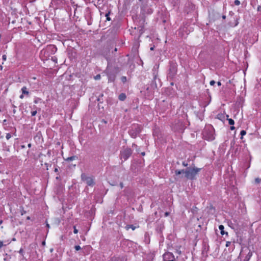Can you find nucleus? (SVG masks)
<instances>
[{
  "label": "nucleus",
  "instance_id": "dca6fc26",
  "mask_svg": "<svg viewBox=\"0 0 261 261\" xmlns=\"http://www.w3.org/2000/svg\"><path fill=\"white\" fill-rule=\"evenodd\" d=\"M125 228L127 230H129L130 228L132 229L133 230H134L136 229V227L133 225H126Z\"/></svg>",
  "mask_w": 261,
  "mask_h": 261
},
{
  "label": "nucleus",
  "instance_id": "1a4fd4ad",
  "mask_svg": "<svg viewBox=\"0 0 261 261\" xmlns=\"http://www.w3.org/2000/svg\"><path fill=\"white\" fill-rule=\"evenodd\" d=\"M109 261H124V258L120 257H113Z\"/></svg>",
  "mask_w": 261,
  "mask_h": 261
},
{
  "label": "nucleus",
  "instance_id": "4be33fe9",
  "mask_svg": "<svg viewBox=\"0 0 261 261\" xmlns=\"http://www.w3.org/2000/svg\"><path fill=\"white\" fill-rule=\"evenodd\" d=\"M121 81H122L123 83H125V82H126V81H127V78H126V76H122V77H121Z\"/></svg>",
  "mask_w": 261,
  "mask_h": 261
},
{
  "label": "nucleus",
  "instance_id": "5fc2aeb1",
  "mask_svg": "<svg viewBox=\"0 0 261 261\" xmlns=\"http://www.w3.org/2000/svg\"><path fill=\"white\" fill-rule=\"evenodd\" d=\"M53 250H54V249H53V248H51V249H50V251L51 252H53Z\"/></svg>",
  "mask_w": 261,
  "mask_h": 261
},
{
  "label": "nucleus",
  "instance_id": "ddd939ff",
  "mask_svg": "<svg viewBox=\"0 0 261 261\" xmlns=\"http://www.w3.org/2000/svg\"><path fill=\"white\" fill-rule=\"evenodd\" d=\"M251 253L249 251L248 253L246 255L245 258L244 259L242 258V261H249V260L250 258V257L251 256Z\"/></svg>",
  "mask_w": 261,
  "mask_h": 261
},
{
  "label": "nucleus",
  "instance_id": "a18cd8bd",
  "mask_svg": "<svg viewBox=\"0 0 261 261\" xmlns=\"http://www.w3.org/2000/svg\"><path fill=\"white\" fill-rule=\"evenodd\" d=\"M45 241H43L42 242V246H45Z\"/></svg>",
  "mask_w": 261,
  "mask_h": 261
},
{
  "label": "nucleus",
  "instance_id": "ea45409f",
  "mask_svg": "<svg viewBox=\"0 0 261 261\" xmlns=\"http://www.w3.org/2000/svg\"><path fill=\"white\" fill-rule=\"evenodd\" d=\"M120 186L121 189H122L123 188V184L122 182H121L120 184Z\"/></svg>",
  "mask_w": 261,
  "mask_h": 261
},
{
  "label": "nucleus",
  "instance_id": "79ce46f5",
  "mask_svg": "<svg viewBox=\"0 0 261 261\" xmlns=\"http://www.w3.org/2000/svg\"><path fill=\"white\" fill-rule=\"evenodd\" d=\"M235 129V127L233 126H230V129L231 130H234Z\"/></svg>",
  "mask_w": 261,
  "mask_h": 261
},
{
  "label": "nucleus",
  "instance_id": "e2e57ef3",
  "mask_svg": "<svg viewBox=\"0 0 261 261\" xmlns=\"http://www.w3.org/2000/svg\"><path fill=\"white\" fill-rule=\"evenodd\" d=\"M12 240H13V241H15V238H13Z\"/></svg>",
  "mask_w": 261,
  "mask_h": 261
},
{
  "label": "nucleus",
  "instance_id": "a19ab883",
  "mask_svg": "<svg viewBox=\"0 0 261 261\" xmlns=\"http://www.w3.org/2000/svg\"><path fill=\"white\" fill-rule=\"evenodd\" d=\"M133 147H135L137 149V145L135 144H133V145H132Z\"/></svg>",
  "mask_w": 261,
  "mask_h": 261
},
{
  "label": "nucleus",
  "instance_id": "6e6552de",
  "mask_svg": "<svg viewBox=\"0 0 261 261\" xmlns=\"http://www.w3.org/2000/svg\"><path fill=\"white\" fill-rule=\"evenodd\" d=\"M57 50V48L54 45H48L45 51H47V53L50 54H55Z\"/></svg>",
  "mask_w": 261,
  "mask_h": 261
},
{
  "label": "nucleus",
  "instance_id": "a878e982",
  "mask_svg": "<svg viewBox=\"0 0 261 261\" xmlns=\"http://www.w3.org/2000/svg\"><path fill=\"white\" fill-rule=\"evenodd\" d=\"M74 248H75V249L76 251H79V250H80L81 249V247H80V246H79V245H76V246H75Z\"/></svg>",
  "mask_w": 261,
  "mask_h": 261
},
{
  "label": "nucleus",
  "instance_id": "473e14b6",
  "mask_svg": "<svg viewBox=\"0 0 261 261\" xmlns=\"http://www.w3.org/2000/svg\"><path fill=\"white\" fill-rule=\"evenodd\" d=\"M19 253L20 254H21L22 256L23 255V250L22 248H21L19 251Z\"/></svg>",
  "mask_w": 261,
  "mask_h": 261
},
{
  "label": "nucleus",
  "instance_id": "9d476101",
  "mask_svg": "<svg viewBox=\"0 0 261 261\" xmlns=\"http://www.w3.org/2000/svg\"><path fill=\"white\" fill-rule=\"evenodd\" d=\"M219 229L221 231V234L222 235H224V234H226V236H228V232H225L224 229V226L223 225H219Z\"/></svg>",
  "mask_w": 261,
  "mask_h": 261
},
{
  "label": "nucleus",
  "instance_id": "338daca9",
  "mask_svg": "<svg viewBox=\"0 0 261 261\" xmlns=\"http://www.w3.org/2000/svg\"><path fill=\"white\" fill-rule=\"evenodd\" d=\"M47 227H49V225L47 224Z\"/></svg>",
  "mask_w": 261,
  "mask_h": 261
},
{
  "label": "nucleus",
  "instance_id": "c85d7f7f",
  "mask_svg": "<svg viewBox=\"0 0 261 261\" xmlns=\"http://www.w3.org/2000/svg\"><path fill=\"white\" fill-rule=\"evenodd\" d=\"M94 79L96 80H99L100 79V75L97 74L95 77Z\"/></svg>",
  "mask_w": 261,
  "mask_h": 261
},
{
  "label": "nucleus",
  "instance_id": "72a5a7b5",
  "mask_svg": "<svg viewBox=\"0 0 261 261\" xmlns=\"http://www.w3.org/2000/svg\"><path fill=\"white\" fill-rule=\"evenodd\" d=\"M215 82L214 80H212L210 82V84L211 86H214L215 84Z\"/></svg>",
  "mask_w": 261,
  "mask_h": 261
},
{
  "label": "nucleus",
  "instance_id": "37998d69",
  "mask_svg": "<svg viewBox=\"0 0 261 261\" xmlns=\"http://www.w3.org/2000/svg\"><path fill=\"white\" fill-rule=\"evenodd\" d=\"M217 85L220 86L221 85V83L220 81H218L217 82Z\"/></svg>",
  "mask_w": 261,
  "mask_h": 261
},
{
  "label": "nucleus",
  "instance_id": "f03ea898",
  "mask_svg": "<svg viewBox=\"0 0 261 261\" xmlns=\"http://www.w3.org/2000/svg\"><path fill=\"white\" fill-rule=\"evenodd\" d=\"M214 132V129L212 125L206 127L203 132L204 138L209 141L213 140L215 139Z\"/></svg>",
  "mask_w": 261,
  "mask_h": 261
},
{
  "label": "nucleus",
  "instance_id": "20e7f679",
  "mask_svg": "<svg viewBox=\"0 0 261 261\" xmlns=\"http://www.w3.org/2000/svg\"><path fill=\"white\" fill-rule=\"evenodd\" d=\"M81 178L89 186L93 187L95 184L93 178L91 177L87 176L85 174L81 175Z\"/></svg>",
  "mask_w": 261,
  "mask_h": 261
},
{
  "label": "nucleus",
  "instance_id": "5701e85b",
  "mask_svg": "<svg viewBox=\"0 0 261 261\" xmlns=\"http://www.w3.org/2000/svg\"><path fill=\"white\" fill-rule=\"evenodd\" d=\"M234 4L236 6H239L240 4V2L239 0H235L234 2Z\"/></svg>",
  "mask_w": 261,
  "mask_h": 261
},
{
  "label": "nucleus",
  "instance_id": "e433bc0d",
  "mask_svg": "<svg viewBox=\"0 0 261 261\" xmlns=\"http://www.w3.org/2000/svg\"><path fill=\"white\" fill-rule=\"evenodd\" d=\"M40 100V98H36V99L34 100V102L35 103H37L38 102L39 100Z\"/></svg>",
  "mask_w": 261,
  "mask_h": 261
},
{
  "label": "nucleus",
  "instance_id": "f704fd0d",
  "mask_svg": "<svg viewBox=\"0 0 261 261\" xmlns=\"http://www.w3.org/2000/svg\"><path fill=\"white\" fill-rule=\"evenodd\" d=\"M231 242H229V241H227L226 242V247H228L230 246V245L231 244Z\"/></svg>",
  "mask_w": 261,
  "mask_h": 261
},
{
  "label": "nucleus",
  "instance_id": "7c9ffc66",
  "mask_svg": "<svg viewBox=\"0 0 261 261\" xmlns=\"http://www.w3.org/2000/svg\"><path fill=\"white\" fill-rule=\"evenodd\" d=\"M73 229H74L73 232L74 233H77L78 232V230L76 228L75 226H73Z\"/></svg>",
  "mask_w": 261,
  "mask_h": 261
},
{
  "label": "nucleus",
  "instance_id": "680f3d73",
  "mask_svg": "<svg viewBox=\"0 0 261 261\" xmlns=\"http://www.w3.org/2000/svg\"><path fill=\"white\" fill-rule=\"evenodd\" d=\"M2 223V220H1V221H0V224H1Z\"/></svg>",
  "mask_w": 261,
  "mask_h": 261
},
{
  "label": "nucleus",
  "instance_id": "c9c22d12",
  "mask_svg": "<svg viewBox=\"0 0 261 261\" xmlns=\"http://www.w3.org/2000/svg\"><path fill=\"white\" fill-rule=\"evenodd\" d=\"M2 59H3V61H6V59H7V56L6 55H3L2 56Z\"/></svg>",
  "mask_w": 261,
  "mask_h": 261
},
{
  "label": "nucleus",
  "instance_id": "2f4dec72",
  "mask_svg": "<svg viewBox=\"0 0 261 261\" xmlns=\"http://www.w3.org/2000/svg\"><path fill=\"white\" fill-rule=\"evenodd\" d=\"M4 246H6V245H4L2 241H0V249Z\"/></svg>",
  "mask_w": 261,
  "mask_h": 261
},
{
  "label": "nucleus",
  "instance_id": "09e8293b",
  "mask_svg": "<svg viewBox=\"0 0 261 261\" xmlns=\"http://www.w3.org/2000/svg\"><path fill=\"white\" fill-rule=\"evenodd\" d=\"M152 87H153L154 88H156V84H155V83H154V85L153 86H152Z\"/></svg>",
  "mask_w": 261,
  "mask_h": 261
},
{
  "label": "nucleus",
  "instance_id": "aec40b11",
  "mask_svg": "<svg viewBox=\"0 0 261 261\" xmlns=\"http://www.w3.org/2000/svg\"><path fill=\"white\" fill-rule=\"evenodd\" d=\"M246 134V132L245 130H242L240 132V135L241 136V139H243V136L245 135Z\"/></svg>",
  "mask_w": 261,
  "mask_h": 261
},
{
  "label": "nucleus",
  "instance_id": "9b49d317",
  "mask_svg": "<svg viewBox=\"0 0 261 261\" xmlns=\"http://www.w3.org/2000/svg\"><path fill=\"white\" fill-rule=\"evenodd\" d=\"M21 92L22 94H25L27 96H29V92L25 86H24L21 88Z\"/></svg>",
  "mask_w": 261,
  "mask_h": 261
},
{
  "label": "nucleus",
  "instance_id": "6ab92c4d",
  "mask_svg": "<svg viewBox=\"0 0 261 261\" xmlns=\"http://www.w3.org/2000/svg\"><path fill=\"white\" fill-rule=\"evenodd\" d=\"M227 120L228 121V123L230 125H233L234 124V121L233 119L230 118H227Z\"/></svg>",
  "mask_w": 261,
  "mask_h": 261
},
{
  "label": "nucleus",
  "instance_id": "0e129e2a",
  "mask_svg": "<svg viewBox=\"0 0 261 261\" xmlns=\"http://www.w3.org/2000/svg\"><path fill=\"white\" fill-rule=\"evenodd\" d=\"M139 149H137V151L139 152Z\"/></svg>",
  "mask_w": 261,
  "mask_h": 261
},
{
  "label": "nucleus",
  "instance_id": "6e6d98bb",
  "mask_svg": "<svg viewBox=\"0 0 261 261\" xmlns=\"http://www.w3.org/2000/svg\"><path fill=\"white\" fill-rule=\"evenodd\" d=\"M102 122H103L105 123H107V121L104 120H102Z\"/></svg>",
  "mask_w": 261,
  "mask_h": 261
},
{
  "label": "nucleus",
  "instance_id": "0eeeda50",
  "mask_svg": "<svg viewBox=\"0 0 261 261\" xmlns=\"http://www.w3.org/2000/svg\"><path fill=\"white\" fill-rule=\"evenodd\" d=\"M163 261H168L169 260H175L174 255L172 253L168 252L165 253L163 255Z\"/></svg>",
  "mask_w": 261,
  "mask_h": 261
},
{
  "label": "nucleus",
  "instance_id": "69168bd1",
  "mask_svg": "<svg viewBox=\"0 0 261 261\" xmlns=\"http://www.w3.org/2000/svg\"><path fill=\"white\" fill-rule=\"evenodd\" d=\"M139 149H137V151L139 152Z\"/></svg>",
  "mask_w": 261,
  "mask_h": 261
},
{
  "label": "nucleus",
  "instance_id": "4468645a",
  "mask_svg": "<svg viewBox=\"0 0 261 261\" xmlns=\"http://www.w3.org/2000/svg\"><path fill=\"white\" fill-rule=\"evenodd\" d=\"M77 159V156L76 155H73L70 157L67 158L65 160L67 162H70L74 160Z\"/></svg>",
  "mask_w": 261,
  "mask_h": 261
},
{
  "label": "nucleus",
  "instance_id": "f8f14e48",
  "mask_svg": "<svg viewBox=\"0 0 261 261\" xmlns=\"http://www.w3.org/2000/svg\"><path fill=\"white\" fill-rule=\"evenodd\" d=\"M126 98V96L125 93H121L119 95V99L121 101H124Z\"/></svg>",
  "mask_w": 261,
  "mask_h": 261
},
{
  "label": "nucleus",
  "instance_id": "603ef678",
  "mask_svg": "<svg viewBox=\"0 0 261 261\" xmlns=\"http://www.w3.org/2000/svg\"><path fill=\"white\" fill-rule=\"evenodd\" d=\"M0 69L2 70L3 69V66L0 65Z\"/></svg>",
  "mask_w": 261,
  "mask_h": 261
},
{
  "label": "nucleus",
  "instance_id": "49530a36",
  "mask_svg": "<svg viewBox=\"0 0 261 261\" xmlns=\"http://www.w3.org/2000/svg\"><path fill=\"white\" fill-rule=\"evenodd\" d=\"M16 111L15 109H14L13 110V113L14 114H15V113H16Z\"/></svg>",
  "mask_w": 261,
  "mask_h": 261
},
{
  "label": "nucleus",
  "instance_id": "3c124183",
  "mask_svg": "<svg viewBox=\"0 0 261 261\" xmlns=\"http://www.w3.org/2000/svg\"><path fill=\"white\" fill-rule=\"evenodd\" d=\"M55 171L56 172H58V169L57 168H55Z\"/></svg>",
  "mask_w": 261,
  "mask_h": 261
},
{
  "label": "nucleus",
  "instance_id": "f3484780",
  "mask_svg": "<svg viewBox=\"0 0 261 261\" xmlns=\"http://www.w3.org/2000/svg\"><path fill=\"white\" fill-rule=\"evenodd\" d=\"M175 173L176 175H179L181 173H185V170H176L175 171Z\"/></svg>",
  "mask_w": 261,
  "mask_h": 261
},
{
  "label": "nucleus",
  "instance_id": "39448f33",
  "mask_svg": "<svg viewBox=\"0 0 261 261\" xmlns=\"http://www.w3.org/2000/svg\"><path fill=\"white\" fill-rule=\"evenodd\" d=\"M140 132V127L138 125H134L129 130V134L132 137L135 138Z\"/></svg>",
  "mask_w": 261,
  "mask_h": 261
},
{
  "label": "nucleus",
  "instance_id": "c03bdc74",
  "mask_svg": "<svg viewBox=\"0 0 261 261\" xmlns=\"http://www.w3.org/2000/svg\"><path fill=\"white\" fill-rule=\"evenodd\" d=\"M169 213L168 212H166V213H165V216L166 217H167V216H168L169 215Z\"/></svg>",
  "mask_w": 261,
  "mask_h": 261
},
{
  "label": "nucleus",
  "instance_id": "412c9836",
  "mask_svg": "<svg viewBox=\"0 0 261 261\" xmlns=\"http://www.w3.org/2000/svg\"><path fill=\"white\" fill-rule=\"evenodd\" d=\"M110 12L109 11L108 13H107L105 15V16L106 17V19H107V20L108 21H110L111 20V18L109 16L110 15Z\"/></svg>",
  "mask_w": 261,
  "mask_h": 261
},
{
  "label": "nucleus",
  "instance_id": "864d4df0",
  "mask_svg": "<svg viewBox=\"0 0 261 261\" xmlns=\"http://www.w3.org/2000/svg\"><path fill=\"white\" fill-rule=\"evenodd\" d=\"M154 49V47H151L150 48V50H153Z\"/></svg>",
  "mask_w": 261,
  "mask_h": 261
},
{
  "label": "nucleus",
  "instance_id": "393cba45",
  "mask_svg": "<svg viewBox=\"0 0 261 261\" xmlns=\"http://www.w3.org/2000/svg\"><path fill=\"white\" fill-rule=\"evenodd\" d=\"M6 138L7 140H9L10 138H11V135L10 133H7L6 134Z\"/></svg>",
  "mask_w": 261,
  "mask_h": 261
},
{
  "label": "nucleus",
  "instance_id": "c756f323",
  "mask_svg": "<svg viewBox=\"0 0 261 261\" xmlns=\"http://www.w3.org/2000/svg\"><path fill=\"white\" fill-rule=\"evenodd\" d=\"M153 74L154 75V76H153V81H152V82H154L155 83L154 81L155 80V79L156 78V73L155 72H154L153 73Z\"/></svg>",
  "mask_w": 261,
  "mask_h": 261
},
{
  "label": "nucleus",
  "instance_id": "f257e3e1",
  "mask_svg": "<svg viewBox=\"0 0 261 261\" xmlns=\"http://www.w3.org/2000/svg\"><path fill=\"white\" fill-rule=\"evenodd\" d=\"M201 170V168L197 167H188L185 170V177L189 179L194 180L196 179L198 173Z\"/></svg>",
  "mask_w": 261,
  "mask_h": 261
},
{
  "label": "nucleus",
  "instance_id": "58836bf2",
  "mask_svg": "<svg viewBox=\"0 0 261 261\" xmlns=\"http://www.w3.org/2000/svg\"><path fill=\"white\" fill-rule=\"evenodd\" d=\"M24 95V94L22 93V94L19 96V98H20V99H22V98H23V97H24V95Z\"/></svg>",
  "mask_w": 261,
  "mask_h": 261
},
{
  "label": "nucleus",
  "instance_id": "2eb2a0df",
  "mask_svg": "<svg viewBox=\"0 0 261 261\" xmlns=\"http://www.w3.org/2000/svg\"><path fill=\"white\" fill-rule=\"evenodd\" d=\"M108 81L109 82H113L115 80V75H108Z\"/></svg>",
  "mask_w": 261,
  "mask_h": 261
},
{
  "label": "nucleus",
  "instance_id": "b1692460",
  "mask_svg": "<svg viewBox=\"0 0 261 261\" xmlns=\"http://www.w3.org/2000/svg\"><path fill=\"white\" fill-rule=\"evenodd\" d=\"M242 255H240V256L236 259V261H242Z\"/></svg>",
  "mask_w": 261,
  "mask_h": 261
},
{
  "label": "nucleus",
  "instance_id": "bf43d9fd",
  "mask_svg": "<svg viewBox=\"0 0 261 261\" xmlns=\"http://www.w3.org/2000/svg\"><path fill=\"white\" fill-rule=\"evenodd\" d=\"M259 8H260V7H258V8H257V9H258V11H259Z\"/></svg>",
  "mask_w": 261,
  "mask_h": 261
},
{
  "label": "nucleus",
  "instance_id": "8fccbe9b",
  "mask_svg": "<svg viewBox=\"0 0 261 261\" xmlns=\"http://www.w3.org/2000/svg\"><path fill=\"white\" fill-rule=\"evenodd\" d=\"M222 18H223V19H225L226 18V16H225V15H223V16H222Z\"/></svg>",
  "mask_w": 261,
  "mask_h": 261
},
{
  "label": "nucleus",
  "instance_id": "423d86ee",
  "mask_svg": "<svg viewBox=\"0 0 261 261\" xmlns=\"http://www.w3.org/2000/svg\"><path fill=\"white\" fill-rule=\"evenodd\" d=\"M132 150L129 148H126L120 152L121 159H123L124 161H126L131 155Z\"/></svg>",
  "mask_w": 261,
  "mask_h": 261
},
{
  "label": "nucleus",
  "instance_id": "7ed1b4c3",
  "mask_svg": "<svg viewBox=\"0 0 261 261\" xmlns=\"http://www.w3.org/2000/svg\"><path fill=\"white\" fill-rule=\"evenodd\" d=\"M177 72V65L176 63L171 62L169 65V69L168 73V76L173 78Z\"/></svg>",
  "mask_w": 261,
  "mask_h": 261
},
{
  "label": "nucleus",
  "instance_id": "a211bd4d",
  "mask_svg": "<svg viewBox=\"0 0 261 261\" xmlns=\"http://www.w3.org/2000/svg\"><path fill=\"white\" fill-rule=\"evenodd\" d=\"M102 97H103V94H101L97 98V100L98 101H99L100 102H102Z\"/></svg>",
  "mask_w": 261,
  "mask_h": 261
},
{
  "label": "nucleus",
  "instance_id": "bb28decb",
  "mask_svg": "<svg viewBox=\"0 0 261 261\" xmlns=\"http://www.w3.org/2000/svg\"><path fill=\"white\" fill-rule=\"evenodd\" d=\"M36 114H37V111H36V110L31 112V115L32 116H35L36 115Z\"/></svg>",
  "mask_w": 261,
  "mask_h": 261
},
{
  "label": "nucleus",
  "instance_id": "cd10ccee",
  "mask_svg": "<svg viewBox=\"0 0 261 261\" xmlns=\"http://www.w3.org/2000/svg\"><path fill=\"white\" fill-rule=\"evenodd\" d=\"M261 181V179L259 178H256L255 179V181L256 183L258 184Z\"/></svg>",
  "mask_w": 261,
  "mask_h": 261
},
{
  "label": "nucleus",
  "instance_id": "13d9d810",
  "mask_svg": "<svg viewBox=\"0 0 261 261\" xmlns=\"http://www.w3.org/2000/svg\"><path fill=\"white\" fill-rule=\"evenodd\" d=\"M13 107L15 109L16 108V106H15L14 105H13Z\"/></svg>",
  "mask_w": 261,
  "mask_h": 261
},
{
  "label": "nucleus",
  "instance_id": "052dcab7",
  "mask_svg": "<svg viewBox=\"0 0 261 261\" xmlns=\"http://www.w3.org/2000/svg\"><path fill=\"white\" fill-rule=\"evenodd\" d=\"M28 146H29V147H31V144H29L28 145Z\"/></svg>",
  "mask_w": 261,
  "mask_h": 261
},
{
  "label": "nucleus",
  "instance_id": "4d7b16f0",
  "mask_svg": "<svg viewBox=\"0 0 261 261\" xmlns=\"http://www.w3.org/2000/svg\"><path fill=\"white\" fill-rule=\"evenodd\" d=\"M114 50H115V51H116L117 50V48H115V49H114Z\"/></svg>",
  "mask_w": 261,
  "mask_h": 261
},
{
  "label": "nucleus",
  "instance_id": "4c0bfd02",
  "mask_svg": "<svg viewBox=\"0 0 261 261\" xmlns=\"http://www.w3.org/2000/svg\"><path fill=\"white\" fill-rule=\"evenodd\" d=\"M182 165L184 166V167H187L188 166V164L186 163L185 162H182Z\"/></svg>",
  "mask_w": 261,
  "mask_h": 261
},
{
  "label": "nucleus",
  "instance_id": "de8ad7c7",
  "mask_svg": "<svg viewBox=\"0 0 261 261\" xmlns=\"http://www.w3.org/2000/svg\"><path fill=\"white\" fill-rule=\"evenodd\" d=\"M141 155H142L144 156V155H145V152H142L141 153Z\"/></svg>",
  "mask_w": 261,
  "mask_h": 261
}]
</instances>
